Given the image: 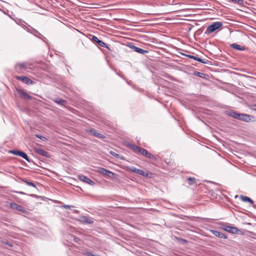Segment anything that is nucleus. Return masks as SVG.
I'll list each match as a JSON object with an SVG mask.
<instances>
[{"label": "nucleus", "instance_id": "29", "mask_svg": "<svg viewBox=\"0 0 256 256\" xmlns=\"http://www.w3.org/2000/svg\"><path fill=\"white\" fill-rule=\"evenodd\" d=\"M110 154L112 156H114V157H116V158H120V154H117V153L115 152H113V151H110Z\"/></svg>", "mask_w": 256, "mask_h": 256}, {"label": "nucleus", "instance_id": "21", "mask_svg": "<svg viewBox=\"0 0 256 256\" xmlns=\"http://www.w3.org/2000/svg\"><path fill=\"white\" fill-rule=\"evenodd\" d=\"M240 198L243 202H248L252 204L254 203V201L247 196H241Z\"/></svg>", "mask_w": 256, "mask_h": 256}, {"label": "nucleus", "instance_id": "27", "mask_svg": "<svg viewBox=\"0 0 256 256\" xmlns=\"http://www.w3.org/2000/svg\"><path fill=\"white\" fill-rule=\"evenodd\" d=\"M194 74L196 76H200V78H204L206 76L205 74H204L203 73L200 72H194Z\"/></svg>", "mask_w": 256, "mask_h": 256}, {"label": "nucleus", "instance_id": "36", "mask_svg": "<svg viewBox=\"0 0 256 256\" xmlns=\"http://www.w3.org/2000/svg\"><path fill=\"white\" fill-rule=\"evenodd\" d=\"M252 109L253 110H256V105H254V106H252Z\"/></svg>", "mask_w": 256, "mask_h": 256}, {"label": "nucleus", "instance_id": "18", "mask_svg": "<svg viewBox=\"0 0 256 256\" xmlns=\"http://www.w3.org/2000/svg\"><path fill=\"white\" fill-rule=\"evenodd\" d=\"M132 48L136 52L141 54H144L145 53L148 52V50H143L140 48L136 47V46H133Z\"/></svg>", "mask_w": 256, "mask_h": 256}, {"label": "nucleus", "instance_id": "28", "mask_svg": "<svg viewBox=\"0 0 256 256\" xmlns=\"http://www.w3.org/2000/svg\"><path fill=\"white\" fill-rule=\"evenodd\" d=\"M128 170L130 171V172H135V173H137V170H138V168H136L134 167H130V168H128Z\"/></svg>", "mask_w": 256, "mask_h": 256}, {"label": "nucleus", "instance_id": "2", "mask_svg": "<svg viewBox=\"0 0 256 256\" xmlns=\"http://www.w3.org/2000/svg\"><path fill=\"white\" fill-rule=\"evenodd\" d=\"M222 26V22H214L212 24L210 25L206 28V33L207 34H211L214 32L216 30L220 28Z\"/></svg>", "mask_w": 256, "mask_h": 256}, {"label": "nucleus", "instance_id": "22", "mask_svg": "<svg viewBox=\"0 0 256 256\" xmlns=\"http://www.w3.org/2000/svg\"><path fill=\"white\" fill-rule=\"evenodd\" d=\"M192 59H194L196 60H197L198 62H200L202 63H203V64H208L209 61L207 60H203V59H202L200 58H198L197 56H192Z\"/></svg>", "mask_w": 256, "mask_h": 256}, {"label": "nucleus", "instance_id": "14", "mask_svg": "<svg viewBox=\"0 0 256 256\" xmlns=\"http://www.w3.org/2000/svg\"><path fill=\"white\" fill-rule=\"evenodd\" d=\"M36 152L38 154H40L41 156H45L46 158H50V154L48 152H47L42 150V149H40V148H36V150H35Z\"/></svg>", "mask_w": 256, "mask_h": 256}, {"label": "nucleus", "instance_id": "7", "mask_svg": "<svg viewBox=\"0 0 256 256\" xmlns=\"http://www.w3.org/2000/svg\"><path fill=\"white\" fill-rule=\"evenodd\" d=\"M16 91L18 92V94H20V97L28 99V100H32V97L28 94L26 92L24 91V90L18 88L16 89Z\"/></svg>", "mask_w": 256, "mask_h": 256}, {"label": "nucleus", "instance_id": "6", "mask_svg": "<svg viewBox=\"0 0 256 256\" xmlns=\"http://www.w3.org/2000/svg\"><path fill=\"white\" fill-rule=\"evenodd\" d=\"M15 78L18 80L22 81L28 85L32 84L34 83V82L32 80L26 76H16Z\"/></svg>", "mask_w": 256, "mask_h": 256}, {"label": "nucleus", "instance_id": "30", "mask_svg": "<svg viewBox=\"0 0 256 256\" xmlns=\"http://www.w3.org/2000/svg\"><path fill=\"white\" fill-rule=\"evenodd\" d=\"M36 136L43 141H44L46 139L44 136H42L41 135L36 134Z\"/></svg>", "mask_w": 256, "mask_h": 256}, {"label": "nucleus", "instance_id": "3", "mask_svg": "<svg viewBox=\"0 0 256 256\" xmlns=\"http://www.w3.org/2000/svg\"><path fill=\"white\" fill-rule=\"evenodd\" d=\"M10 208L13 210L20 212L23 214H26L27 212V211L22 206L19 205L15 202L10 203Z\"/></svg>", "mask_w": 256, "mask_h": 256}, {"label": "nucleus", "instance_id": "38", "mask_svg": "<svg viewBox=\"0 0 256 256\" xmlns=\"http://www.w3.org/2000/svg\"><path fill=\"white\" fill-rule=\"evenodd\" d=\"M74 212L75 213L78 214V210H74Z\"/></svg>", "mask_w": 256, "mask_h": 256}, {"label": "nucleus", "instance_id": "11", "mask_svg": "<svg viewBox=\"0 0 256 256\" xmlns=\"http://www.w3.org/2000/svg\"><path fill=\"white\" fill-rule=\"evenodd\" d=\"M223 230L232 234H237L238 231V230L235 227L226 225L223 226Z\"/></svg>", "mask_w": 256, "mask_h": 256}, {"label": "nucleus", "instance_id": "1", "mask_svg": "<svg viewBox=\"0 0 256 256\" xmlns=\"http://www.w3.org/2000/svg\"><path fill=\"white\" fill-rule=\"evenodd\" d=\"M228 115L233 118L237 120H242L245 122H249L250 121L251 118H253L252 116L246 114L237 113L236 112L232 111L229 112Z\"/></svg>", "mask_w": 256, "mask_h": 256}, {"label": "nucleus", "instance_id": "33", "mask_svg": "<svg viewBox=\"0 0 256 256\" xmlns=\"http://www.w3.org/2000/svg\"><path fill=\"white\" fill-rule=\"evenodd\" d=\"M70 206H70L66 205V204H65V205H64V206H63V207H64V208H66V209H69V208H70Z\"/></svg>", "mask_w": 256, "mask_h": 256}, {"label": "nucleus", "instance_id": "35", "mask_svg": "<svg viewBox=\"0 0 256 256\" xmlns=\"http://www.w3.org/2000/svg\"><path fill=\"white\" fill-rule=\"evenodd\" d=\"M186 56L189 58H192V55H189V54H184Z\"/></svg>", "mask_w": 256, "mask_h": 256}, {"label": "nucleus", "instance_id": "24", "mask_svg": "<svg viewBox=\"0 0 256 256\" xmlns=\"http://www.w3.org/2000/svg\"><path fill=\"white\" fill-rule=\"evenodd\" d=\"M22 180L28 186H32L34 188H36V184L32 182L28 181L26 180Z\"/></svg>", "mask_w": 256, "mask_h": 256}, {"label": "nucleus", "instance_id": "5", "mask_svg": "<svg viewBox=\"0 0 256 256\" xmlns=\"http://www.w3.org/2000/svg\"><path fill=\"white\" fill-rule=\"evenodd\" d=\"M98 171L99 172H100L105 176H106L110 178H114V173H113L110 170H108L103 168H98Z\"/></svg>", "mask_w": 256, "mask_h": 256}, {"label": "nucleus", "instance_id": "37", "mask_svg": "<svg viewBox=\"0 0 256 256\" xmlns=\"http://www.w3.org/2000/svg\"><path fill=\"white\" fill-rule=\"evenodd\" d=\"M181 240H182V242H184V243H186V242H188V241H187L186 240L182 239Z\"/></svg>", "mask_w": 256, "mask_h": 256}, {"label": "nucleus", "instance_id": "16", "mask_svg": "<svg viewBox=\"0 0 256 256\" xmlns=\"http://www.w3.org/2000/svg\"><path fill=\"white\" fill-rule=\"evenodd\" d=\"M210 232L217 237L226 238V236L221 232L215 230H210Z\"/></svg>", "mask_w": 256, "mask_h": 256}, {"label": "nucleus", "instance_id": "39", "mask_svg": "<svg viewBox=\"0 0 256 256\" xmlns=\"http://www.w3.org/2000/svg\"><path fill=\"white\" fill-rule=\"evenodd\" d=\"M93 256H100L99 255H98V254H93Z\"/></svg>", "mask_w": 256, "mask_h": 256}, {"label": "nucleus", "instance_id": "4", "mask_svg": "<svg viewBox=\"0 0 256 256\" xmlns=\"http://www.w3.org/2000/svg\"><path fill=\"white\" fill-rule=\"evenodd\" d=\"M10 152L14 154L20 156L26 160L28 162H30L28 157L26 153L20 150H10Z\"/></svg>", "mask_w": 256, "mask_h": 256}, {"label": "nucleus", "instance_id": "8", "mask_svg": "<svg viewBox=\"0 0 256 256\" xmlns=\"http://www.w3.org/2000/svg\"><path fill=\"white\" fill-rule=\"evenodd\" d=\"M15 68L16 72H20L22 70L28 68V66L26 62L18 63L15 66Z\"/></svg>", "mask_w": 256, "mask_h": 256}, {"label": "nucleus", "instance_id": "9", "mask_svg": "<svg viewBox=\"0 0 256 256\" xmlns=\"http://www.w3.org/2000/svg\"><path fill=\"white\" fill-rule=\"evenodd\" d=\"M78 178L79 180H80L82 182H85L91 186H93L94 184V181L88 178L87 176H84L82 174L79 175L78 176Z\"/></svg>", "mask_w": 256, "mask_h": 256}, {"label": "nucleus", "instance_id": "15", "mask_svg": "<svg viewBox=\"0 0 256 256\" xmlns=\"http://www.w3.org/2000/svg\"><path fill=\"white\" fill-rule=\"evenodd\" d=\"M128 147L131 149L136 154H138L139 152L141 150L142 148H140L135 144H128Z\"/></svg>", "mask_w": 256, "mask_h": 256}, {"label": "nucleus", "instance_id": "25", "mask_svg": "<svg viewBox=\"0 0 256 256\" xmlns=\"http://www.w3.org/2000/svg\"><path fill=\"white\" fill-rule=\"evenodd\" d=\"M188 184L189 185H192L196 184V179L193 177H188Z\"/></svg>", "mask_w": 256, "mask_h": 256}, {"label": "nucleus", "instance_id": "10", "mask_svg": "<svg viewBox=\"0 0 256 256\" xmlns=\"http://www.w3.org/2000/svg\"><path fill=\"white\" fill-rule=\"evenodd\" d=\"M138 154H140L148 158H152V160H156V158L151 153L148 152L146 149L142 148Z\"/></svg>", "mask_w": 256, "mask_h": 256}, {"label": "nucleus", "instance_id": "20", "mask_svg": "<svg viewBox=\"0 0 256 256\" xmlns=\"http://www.w3.org/2000/svg\"><path fill=\"white\" fill-rule=\"evenodd\" d=\"M54 102L58 104L64 106L66 103V100L62 98H56L53 100Z\"/></svg>", "mask_w": 256, "mask_h": 256}, {"label": "nucleus", "instance_id": "34", "mask_svg": "<svg viewBox=\"0 0 256 256\" xmlns=\"http://www.w3.org/2000/svg\"><path fill=\"white\" fill-rule=\"evenodd\" d=\"M74 241L76 242H78L79 241H80V239H79L78 238H74Z\"/></svg>", "mask_w": 256, "mask_h": 256}, {"label": "nucleus", "instance_id": "17", "mask_svg": "<svg viewBox=\"0 0 256 256\" xmlns=\"http://www.w3.org/2000/svg\"><path fill=\"white\" fill-rule=\"evenodd\" d=\"M90 132L94 136H96L98 138H105V136L100 133L98 132L94 129H91L90 130Z\"/></svg>", "mask_w": 256, "mask_h": 256}, {"label": "nucleus", "instance_id": "19", "mask_svg": "<svg viewBox=\"0 0 256 256\" xmlns=\"http://www.w3.org/2000/svg\"><path fill=\"white\" fill-rule=\"evenodd\" d=\"M231 48L234 49L239 50H244V46H242L238 44H232L230 45Z\"/></svg>", "mask_w": 256, "mask_h": 256}, {"label": "nucleus", "instance_id": "13", "mask_svg": "<svg viewBox=\"0 0 256 256\" xmlns=\"http://www.w3.org/2000/svg\"><path fill=\"white\" fill-rule=\"evenodd\" d=\"M92 40L93 42L97 43L99 46L108 48L106 44H105L102 40H99L96 36H93L92 37Z\"/></svg>", "mask_w": 256, "mask_h": 256}, {"label": "nucleus", "instance_id": "31", "mask_svg": "<svg viewBox=\"0 0 256 256\" xmlns=\"http://www.w3.org/2000/svg\"><path fill=\"white\" fill-rule=\"evenodd\" d=\"M84 254L86 256H93V254L92 252H84Z\"/></svg>", "mask_w": 256, "mask_h": 256}, {"label": "nucleus", "instance_id": "23", "mask_svg": "<svg viewBox=\"0 0 256 256\" xmlns=\"http://www.w3.org/2000/svg\"><path fill=\"white\" fill-rule=\"evenodd\" d=\"M136 174L145 177L149 176L148 172H146L144 170L140 169L138 170Z\"/></svg>", "mask_w": 256, "mask_h": 256}, {"label": "nucleus", "instance_id": "32", "mask_svg": "<svg viewBox=\"0 0 256 256\" xmlns=\"http://www.w3.org/2000/svg\"><path fill=\"white\" fill-rule=\"evenodd\" d=\"M14 192H16V193H18V194H26L22 192H18V191H13Z\"/></svg>", "mask_w": 256, "mask_h": 256}, {"label": "nucleus", "instance_id": "12", "mask_svg": "<svg viewBox=\"0 0 256 256\" xmlns=\"http://www.w3.org/2000/svg\"><path fill=\"white\" fill-rule=\"evenodd\" d=\"M79 218L80 221L83 223L92 224L94 222V221L92 218H90L84 216H81Z\"/></svg>", "mask_w": 256, "mask_h": 256}, {"label": "nucleus", "instance_id": "26", "mask_svg": "<svg viewBox=\"0 0 256 256\" xmlns=\"http://www.w3.org/2000/svg\"><path fill=\"white\" fill-rule=\"evenodd\" d=\"M229 0L234 3V4H237L240 5H243L244 4L243 0Z\"/></svg>", "mask_w": 256, "mask_h": 256}]
</instances>
